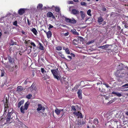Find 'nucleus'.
Here are the masks:
<instances>
[{
    "label": "nucleus",
    "instance_id": "obj_4",
    "mask_svg": "<svg viewBox=\"0 0 128 128\" xmlns=\"http://www.w3.org/2000/svg\"><path fill=\"white\" fill-rule=\"evenodd\" d=\"M65 21L67 23L74 24L76 23V20L74 18L70 19L67 17H65Z\"/></svg>",
    "mask_w": 128,
    "mask_h": 128
},
{
    "label": "nucleus",
    "instance_id": "obj_6",
    "mask_svg": "<svg viewBox=\"0 0 128 128\" xmlns=\"http://www.w3.org/2000/svg\"><path fill=\"white\" fill-rule=\"evenodd\" d=\"M110 112H108L104 115V117L106 118L107 120L111 119L112 117Z\"/></svg>",
    "mask_w": 128,
    "mask_h": 128
},
{
    "label": "nucleus",
    "instance_id": "obj_52",
    "mask_svg": "<svg viewBox=\"0 0 128 128\" xmlns=\"http://www.w3.org/2000/svg\"><path fill=\"white\" fill-rule=\"evenodd\" d=\"M4 74V71H2V73H1V77H2L3 76Z\"/></svg>",
    "mask_w": 128,
    "mask_h": 128
},
{
    "label": "nucleus",
    "instance_id": "obj_17",
    "mask_svg": "<svg viewBox=\"0 0 128 128\" xmlns=\"http://www.w3.org/2000/svg\"><path fill=\"white\" fill-rule=\"evenodd\" d=\"M46 34L48 38H50L52 36V33L49 30L46 33Z\"/></svg>",
    "mask_w": 128,
    "mask_h": 128
},
{
    "label": "nucleus",
    "instance_id": "obj_23",
    "mask_svg": "<svg viewBox=\"0 0 128 128\" xmlns=\"http://www.w3.org/2000/svg\"><path fill=\"white\" fill-rule=\"evenodd\" d=\"M29 103L28 102H27L25 103L24 106L25 107L24 108H26V110H27L28 109L29 106Z\"/></svg>",
    "mask_w": 128,
    "mask_h": 128
},
{
    "label": "nucleus",
    "instance_id": "obj_58",
    "mask_svg": "<svg viewBox=\"0 0 128 128\" xmlns=\"http://www.w3.org/2000/svg\"><path fill=\"white\" fill-rule=\"evenodd\" d=\"M104 96L106 100H107L108 99V97L106 96L105 95H103Z\"/></svg>",
    "mask_w": 128,
    "mask_h": 128
},
{
    "label": "nucleus",
    "instance_id": "obj_54",
    "mask_svg": "<svg viewBox=\"0 0 128 128\" xmlns=\"http://www.w3.org/2000/svg\"><path fill=\"white\" fill-rule=\"evenodd\" d=\"M94 42V40H92L90 41H89L88 42V43L89 44H92V43H93Z\"/></svg>",
    "mask_w": 128,
    "mask_h": 128
},
{
    "label": "nucleus",
    "instance_id": "obj_43",
    "mask_svg": "<svg viewBox=\"0 0 128 128\" xmlns=\"http://www.w3.org/2000/svg\"><path fill=\"white\" fill-rule=\"evenodd\" d=\"M18 66H16L15 67H13L11 69H10V71L12 72L14 70V68H16V67H18Z\"/></svg>",
    "mask_w": 128,
    "mask_h": 128
},
{
    "label": "nucleus",
    "instance_id": "obj_64",
    "mask_svg": "<svg viewBox=\"0 0 128 128\" xmlns=\"http://www.w3.org/2000/svg\"><path fill=\"white\" fill-rule=\"evenodd\" d=\"M70 54L71 56H72L73 57H74L75 56V55H74V54H73L71 53Z\"/></svg>",
    "mask_w": 128,
    "mask_h": 128
},
{
    "label": "nucleus",
    "instance_id": "obj_28",
    "mask_svg": "<svg viewBox=\"0 0 128 128\" xmlns=\"http://www.w3.org/2000/svg\"><path fill=\"white\" fill-rule=\"evenodd\" d=\"M93 123L95 125H97L98 123V119L97 118H95L93 120Z\"/></svg>",
    "mask_w": 128,
    "mask_h": 128
},
{
    "label": "nucleus",
    "instance_id": "obj_35",
    "mask_svg": "<svg viewBox=\"0 0 128 128\" xmlns=\"http://www.w3.org/2000/svg\"><path fill=\"white\" fill-rule=\"evenodd\" d=\"M122 87L124 88H128V83L126 84H125L123 85Z\"/></svg>",
    "mask_w": 128,
    "mask_h": 128
},
{
    "label": "nucleus",
    "instance_id": "obj_57",
    "mask_svg": "<svg viewBox=\"0 0 128 128\" xmlns=\"http://www.w3.org/2000/svg\"><path fill=\"white\" fill-rule=\"evenodd\" d=\"M124 27L125 28H128V26L127 25V24H125Z\"/></svg>",
    "mask_w": 128,
    "mask_h": 128
},
{
    "label": "nucleus",
    "instance_id": "obj_41",
    "mask_svg": "<svg viewBox=\"0 0 128 128\" xmlns=\"http://www.w3.org/2000/svg\"><path fill=\"white\" fill-rule=\"evenodd\" d=\"M65 52L67 54H70V51L68 48H67L65 50Z\"/></svg>",
    "mask_w": 128,
    "mask_h": 128
},
{
    "label": "nucleus",
    "instance_id": "obj_59",
    "mask_svg": "<svg viewBox=\"0 0 128 128\" xmlns=\"http://www.w3.org/2000/svg\"><path fill=\"white\" fill-rule=\"evenodd\" d=\"M67 57L70 59V60L72 59V56H71L68 55L67 56Z\"/></svg>",
    "mask_w": 128,
    "mask_h": 128
},
{
    "label": "nucleus",
    "instance_id": "obj_48",
    "mask_svg": "<svg viewBox=\"0 0 128 128\" xmlns=\"http://www.w3.org/2000/svg\"><path fill=\"white\" fill-rule=\"evenodd\" d=\"M68 4H73L74 2L73 1H69L68 2Z\"/></svg>",
    "mask_w": 128,
    "mask_h": 128
},
{
    "label": "nucleus",
    "instance_id": "obj_45",
    "mask_svg": "<svg viewBox=\"0 0 128 128\" xmlns=\"http://www.w3.org/2000/svg\"><path fill=\"white\" fill-rule=\"evenodd\" d=\"M103 84L105 85L106 86L107 88L110 87V86L108 84L104 83Z\"/></svg>",
    "mask_w": 128,
    "mask_h": 128
},
{
    "label": "nucleus",
    "instance_id": "obj_40",
    "mask_svg": "<svg viewBox=\"0 0 128 128\" xmlns=\"http://www.w3.org/2000/svg\"><path fill=\"white\" fill-rule=\"evenodd\" d=\"M49 77L47 75H46V76H45L44 77V80H46L48 79H49Z\"/></svg>",
    "mask_w": 128,
    "mask_h": 128
},
{
    "label": "nucleus",
    "instance_id": "obj_32",
    "mask_svg": "<svg viewBox=\"0 0 128 128\" xmlns=\"http://www.w3.org/2000/svg\"><path fill=\"white\" fill-rule=\"evenodd\" d=\"M5 118L2 117H0V124H1L3 121L5 120Z\"/></svg>",
    "mask_w": 128,
    "mask_h": 128
},
{
    "label": "nucleus",
    "instance_id": "obj_50",
    "mask_svg": "<svg viewBox=\"0 0 128 128\" xmlns=\"http://www.w3.org/2000/svg\"><path fill=\"white\" fill-rule=\"evenodd\" d=\"M60 56L62 58L64 59H66V60H68L66 59V58H65L64 57V54H61V55H60Z\"/></svg>",
    "mask_w": 128,
    "mask_h": 128
},
{
    "label": "nucleus",
    "instance_id": "obj_37",
    "mask_svg": "<svg viewBox=\"0 0 128 128\" xmlns=\"http://www.w3.org/2000/svg\"><path fill=\"white\" fill-rule=\"evenodd\" d=\"M91 10H88L87 12V14L89 16H91V14H90Z\"/></svg>",
    "mask_w": 128,
    "mask_h": 128
},
{
    "label": "nucleus",
    "instance_id": "obj_16",
    "mask_svg": "<svg viewBox=\"0 0 128 128\" xmlns=\"http://www.w3.org/2000/svg\"><path fill=\"white\" fill-rule=\"evenodd\" d=\"M8 60L9 62L11 64H12L14 59L12 58L11 56H8Z\"/></svg>",
    "mask_w": 128,
    "mask_h": 128
},
{
    "label": "nucleus",
    "instance_id": "obj_10",
    "mask_svg": "<svg viewBox=\"0 0 128 128\" xmlns=\"http://www.w3.org/2000/svg\"><path fill=\"white\" fill-rule=\"evenodd\" d=\"M35 84L33 83L31 86L29 88V89L31 92L34 90H36V89L35 86Z\"/></svg>",
    "mask_w": 128,
    "mask_h": 128
},
{
    "label": "nucleus",
    "instance_id": "obj_31",
    "mask_svg": "<svg viewBox=\"0 0 128 128\" xmlns=\"http://www.w3.org/2000/svg\"><path fill=\"white\" fill-rule=\"evenodd\" d=\"M41 72L43 74H45L46 72V71L44 70V68H41Z\"/></svg>",
    "mask_w": 128,
    "mask_h": 128
},
{
    "label": "nucleus",
    "instance_id": "obj_18",
    "mask_svg": "<svg viewBox=\"0 0 128 128\" xmlns=\"http://www.w3.org/2000/svg\"><path fill=\"white\" fill-rule=\"evenodd\" d=\"M71 32L74 34L79 35V34L78 32H77L75 29L71 30Z\"/></svg>",
    "mask_w": 128,
    "mask_h": 128
},
{
    "label": "nucleus",
    "instance_id": "obj_60",
    "mask_svg": "<svg viewBox=\"0 0 128 128\" xmlns=\"http://www.w3.org/2000/svg\"><path fill=\"white\" fill-rule=\"evenodd\" d=\"M28 81L27 79L26 80L24 81V84H26L27 83Z\"/></svg>",
    "mask_w": 128,
    "mask_h": 128
},
{
    "label": "nucleus",
    "instance_id": "obj_11",
    "mask_svg": "<svg viewBox=\"0 0 128 128\" xmlns=\"http://www.w3.org/2000/svg\"><path fill=\"white\" fill-rule=\"evenodd\" d=\"M71 13L74 15L79 14V12L76 9H73L72 10Z\"/></svg>",
    "mask_w": 128,
    "mask_h": 128
},
{
    "label": "nucleus",
    "instance_id": "obj_26",
    "mask_svg": "<svg viewBox=\"0 0 128 128\" xmlns=\"http://www.w3.org/2000/svg\"><path fill=\"white\" fill-rule=\"evenodd\" d=\"M31 31L35 35H37L38 32L36 29L35 28H33L32 29Z\"/></svg>",
    "mask_w": 128,
    "mask_h": 128
},
{
    "label": "nucleus",
    "instance_id": "obj_61",
    "mask_svg": "<svg viewBox=\"0 0 128 128\" xmlns=\"http://www.w3.org/2000/svg\"><path fill=\"white\" fill-rule=\"evenodd\" d=\"M27 22L28 25L29 26L30 25V22L29 20L28 19L27 20Z\"/></svg>",
    "mask_w": 128,
    "mask_h": 128
},
{
    "label": "nucleus",
    "instance_id": "obj_46",
    "mask_svg": "<svg viewBox=\"0 0 128 128\" xmlns=\"http://www.w3.org/2000/svg\"><path fill=\"white\" fill-rule=\"evenodd\" d=\"M49 26L48 28V29L49 30H50V29L51 28H52L53 27V26L52 25L50 24H49Z\"/></svg>",
    "mask_w": 128,
    "mask_h": 128
},
{
    "label": "nucleus",
    "instance_id": "obj_5",
    "mask_svg": "<svg viewBox=\"0 0 128 128\" xmlns=\"http://www.w3.org/2000/svg\"><path fill=\"white\" fill-rule=\"evenodd\" d=\"M75 123L76 125L78 126V127H81L85 123L84 121H77Z\"/></svg>",
    "mask_w": 128,
    "mask_h": 128
},
{
    "label": "nucleus",
    "instance_id": "obj_63",
    "mask_svg": "<svg viewBox=\"0 0 128 128\" xmlns=\"http://www.w3.org/2000/svg\"><path fill=\"white\" fill-rule=\"evenodd\" d=\"M11 14V13H10V12H8V14H7L6 15V17H7L8 16H10Z\"/></svg>",
    "mask_w": 128,
    "mask_h": 128
},
{
    "label": "nucleus",
    "instance_id": "obj_53",
    "mask_svg": "<svg viewBox=\"0 0 128 128\" xmlns=\"http://www.w3.org/2000/svg\"><path fill=\"white\" fill-rule=\"evenodd\" d=\"M31 45L33 46L34 47L36 46L34 42H31L30 43Z\"/></svg>",
    "mask_w": 128,
    "mask_h": 128
},
{
    "label": "nucleus",
    "instance_id": "obj_7",
    "mask_svg": "<svg viewBox=\"0 0 128 128\" xmlns=\"http://www.w3.org/2000/svg\"><path fill=\"white\" fill-rule=\"evenodd\" d=\"M25 89V88H24L22 86H19L17 87L16 91L17 92H20L23 90H24Z\"/></svg>",
    "mask_w": 128,
    "mask_h": 128
},
{
    "label": "nucleus",
    "instance_id": "obj_34",
    "mask_svg": "<svg viewBox=\"0 0 128 128\" xmlns=\"http://www.w3.org/2000/svg\"><path fill=\"white\" fill-rule=\"evenodd\" d=\"M60 10V8L58 7H55V10L57 12H58Z\"/></svg>",
    "mask_w": 128,
    "mask_h": 128
},
{
    "label": "nucleus",
    "instance_id": "obj_19",
    "mask_svg": "<svg viewBox=\"0 0 128 128\" xmlns=\"http://www.w3.org/2000/svg\"><path fill=\"white\" fill-rule=\"evenodd\" d=\"M24 100H22L19 102L18 104V107L19 108L24 103Z\"/></svg>",
    "mask_w": 128,
    "mask_h": 128
},
{
    "label": "nucleus",
    "instance_id": "obj_38",
    "mask_svg": "<svg viewBox=\"0 0 128 128\" xmlns=\"http://www.w3.org/2000/svg\"><path fill=\"white\" fill-rule=\"evenodd\" d=\"M113 122L114 123V125L115 126H116V125H117L118 126V125L117 124V123L118 122V121L116 120H113Z\"/></svg>",
    "mask_w": 128,
    "mask_h": 128
},
{
    "label": "nucleus",
    "instance_id": "obj_3",
    "mask_svg": "<svg viewBox=\"0 0 128 128\" xmlns=\"http://www.w3.org/2000/svg\"><path fill=\"white\" fill-rule=\"evenodd\" d=\"M51 72L55 78L57 79L58 80H60V78L58 76V73L56 70H51Z\"/></svg>",
    "mask_w": 128,
    "mask_h": 128
},
{
    "label": "nucleus",
    "instance_id": "obj_62",
    "mask_svg": "<svg viewBox=\"0 0 128 128\" xmlns=\"http://www.w3.org/2000/svg\"><path fill=\"white\" fill-rule=\"evenodd\" d=\"M102 10L103 11H105L106 10V8H105L102 7Z\"/></svg>",
    "mask_w": 128,
    "mask_h": 128
},
{
    "label": "nucleus",
    "instance_id": "obj_1",
    "mask_svg": "<svg viewBox=\"0 0 128 128\" xmlns=\"http://www.w3.org/2000/svg\"><path fill=\"white\" fill-rule=\"evenodd\" d=\"M4 112L3 116H4L8 112V113L6 116V119L7 122H8L10 121L11 119H14L15 116H16L15 113L13 110L12 108H10L9 109L8 104H4Z\"/></svg>",
    "mask_w": 128,
    "mask_h": 128
},
{
    "label": "nucleus",
    "instance_id": "obj_21",
    "mask_svg": "<svg viewBox=\"0 0 128 128\" xmlns=\"http://www.w3.org/2000/svg\"><path fill=\"white\" fill-rule=\"evenodd\" d=\"M81 17L82 18V20H84V18L85 17V14L82 11H80V12Z\"/></svg>",
    "mask_w": 128,
    "mask_h": 128
},
{
    "label": "nucleus",
    "instance_id": "obj_47",
    "mask_svg": "<svg viewBox=\"0 0 128 128\" xmlns=\"http://www.w3.org/2000/svg\"><path fill=\"white\" fill-rule=\"evenodd\" d=\"M17 21L16 20L14 22H13V25L16 26H17Z\"/></svg>",
    "mask_w": 128,
    "mask_h": 128
},
{
    "label": "nucleus",
    "instance_id": "obj_36",
    "mask_svg": "<svg viewBox=\"0 0 128 128\" xmlns=\"http://www.w3.org/2000/svg\"><path fill=\"white\" fill-rule=\"evenodd\" d=\"M4 64L5 67L6 68H9L10 67V65L8 64L5 63Z\"/></svg>",
    "mask_w": 128,
    "mask_h": 128
},
{
    "label": "nucleus",
    "instance_id": "obj_44",
    "mask_svg": "<svg viewBox=\"0 0 128 128\" xmlns=\"http://www.w3.org/2000/svg\"><path fill=\"white\" fill-rule=\"evenodd\" d=\"M72 109L74 111H76V109L75 108V107L74 106H72Z\"/></svg>",
    "mask_w": 128,
    "mask_h": 128
},
{
    "label": "nucleus",
    "instance_id": "obj_51",
    "mask_svg": "<svg viewBox=\"0 0 128 128\" xmlns=\"http://www.w3.org/2000/svg\"><path fill=\"white\" fill-rule=\"evenodd\" d=\"M79 39L80 40V41H83L84 40L83 38L81 36H78V37Z\"/></svg>",
    "mask_w": 128,
    "mask_h": 128
},
{
    "label": "nucleus",
    "instance_id": "obj_29",
    "mask_svg": "<svg viewBox=\"0 0 128 128\" xmlns=\"http://www.w3.org/2000/svg\"><path fill=\"white\" fill-rule=\"evenodd\" d=\"M39 44L40 45L39 48L40 49L42 50H44V48L43 46H42V44L39 42Z\"/></svg>",
    "mask_w": 128,
    "mask_h": 128
},
{
    "label": "nucleus",
    "instance_id": "obj_55",
    "mask_svg": "<svg viewBox=\"0 0 128 128\" xmlns=\"http://www.w3.org/2000/svg\"><path fill=\"white\" fill-rule=\"evenodd\" d=\"M105 90L104 89H102L101 91V92H103L104 93H105Z\"/></svg>",
    "mask_w": 128,
    "mask_h": 128
},
{
    "label": "nucleus",
    "instance_id": "obj_14",
    "mask_svg": "<svg viewBox=\"0 0 128 128\" xmlns=\"http://www.w3.org/2000/svg\"><path fill=\"white\" fill-rule=\"evenodd\" d=\"M64 109L59 110L57 108H56L55 110V112L57 115H59L60 113L62 111H63Z\"/></svg>",
    "mask_w": 128,
    "mask_h": 128
},
{
    "label": "nucleus",
    "instance_id": "obj_13",
    "mask_svg": "<svg viewBox=\"0 0 128 128\" xmlns=\"http://www.w3.org/2000/svg\"><path fill=\"white\" fill-rule=\"evenodd\" d=\"M111 45L106 44L105 45L100 46L99 47H98V48H101L103 49H105L108 48L109 46H111Z\"/></svg>",
    "mask_w": 128,
    "mask_h": 128
},
{
    "label": "nucleus",
    "instance_id": "obj_15",
    "mask_svg": "<svg viewBox=\"0 0 128 128\" xmlns=\"http://www.w3.org/2000/svg\"><path fill=\"white\" fill-rule=\"evenodd\" d=\"M25 12V10L24 8H20L18 10V13L20 15L22 14Z\"/></svg>",
    "mask_w": 128,
    "mask_h": 128
},
{
    "label": "nucleus",
    "instance_id": "obj_25",
    "mask_svg": "<svg viewBox=\"0 0 128 128\" xmlns=\"http://www.w3.org/2000/svg\"><path fill=\"white\" fill-rule=\"evenodd\" d=\"M52 15H53V14L50 12H48L46 14L47 17H51L52 16Z\"/></svg>",
    "mask_w": 128,
    "mask_h": 128
},
{
    "label": "nucleus",
    "instance_id": "obj_12",
    "mask_svg": "<svg viewBox=\"0 0 128 128\" xmlns=\"http://www.w3.org/2000/svg\"><path fill=\"white\" fill-rule=\"evenodd\" d=\"M77 94H78V97L80 99H82V90L81 89H79L78 91L77 92Z\"/></svg>",
    "mask_w": 128,
    "mask_h": 128
},
{
    "label": "nucleus",
    "instance_id": "obj_2",
    "mask_svg": "<svg viewBox=\"0 0 128 128\" xmlns=\"http://www.w3.org/2000/svg\"><path fill=\"white\" fill-rule=\"evenodd\" d=\"M117 69V73L123 75L121 76L118 75V76L119 77L122 78V76H124V75L126 73L125 70H128V67L125 66L122 64L120 63L118 66Z\"/></svg>",
    "mask_w": 128,
    "mask_h": 128
},
{
    "label": "nucleus",
    "instance_id": "obj_8",
    "mask_svg": "<svg viewBox=\"0 0 128 128\" xmlns=\"http://www.w3.org/2000/svg\"><path fill=\"white\" fill-rule=\"evenodd\" d=\"M73 113L77 116H78V117L81 118H83L82 114L80 112H74Z\"/></svg>",
    "mask_w": 128,
    "mask_h": 128
},
{
    "label": "nucleus",
    "instance_id": "obj_27",
    "mask_svg": "<svg viewBox=\"0 0 128 128\" xmlns=\"http://www.w3.org/2000/svg\"><path fill=\"white\" fill-rule=\"evenodd\" d=\"M42 5L41 4H39L37 6V8L38 10H42Z\"/></svg>",
    "mask_w": 128,
    "mask_h": 128
},
{
    "label": "nucleus",
    "instance_id": "obj_22",
    "mask_svg": "<svg viewBox=\"0 0 128 128\" xmlns=\"http://www.w3.org/2000/svg\"><path fill=\"white\" fill-rule=\"evenodd\" d=\"M25 107L23 106H22L20 108V111L23 114H24L25 112L24 110H26V108H24Z\"/></svg>",
    "mask_w": 128,
    "mask_h": 128
},
{
    "label": "nucleus",
    "instance_id": "obj_20",
    "mask_svg": "<svg viewBox=\"0 0 128 128\" xmlns=\"http://www.w3.org/2000/svg\"><path fill=\"white\" fill-rule=\"evenodd\" d=\"M112 94H115L118 96L120 97L122 96V94L119 92H112Z\"/></svg>",
    "mask_w": 128,
    "mask_h": 128
},
{
    "label": "nucleus",
    "instance_id": "obj_56",
    "mask_svg": "<svg viewBox=\"0 0 128 128\" xmlns=\"http://www.w3.org/2000/svg\"><path fill=\"white\" fill-rule=\"evenodd\" d=\"M69 32H68L66 33H65V34H64V36H68V35L69 34Z\"/></svg>",
    "mask_w": 128,
    "mask_h": 128
},
{
    "label": "nucleus",
    "instance_id": "obj_9",
    "mask_svg": "<svg viewBox=\"0 0 128 128\" xmlns=\"http://www.w3.org/2000/svg\"><path fill=\"white\" fill-rule=\"evenodd\" d=\"M38 107L37 109V110L38 111H39L40 110H42L44 111L45 110V108L44 107H43L41 104H38Z\"/></svg>",
    "mask_w": 128,
    "mask_h": 128
},
{
    "label": "nucleus",
    "instance_id": "obj_30",
    "mask_svg": "<svg viewBox=\"0 0 128 128\" xmlns=\"http://www.w3.org/2000/svg\"><path fill=\"white\" fill-rule=\"evenodd\" d=\"M32 97V95L30 94H29L28 95L26 96V98L28 99H30Z\"/></svg>",
    "mask_w": 128,
    "mask_h": 128
},
{
    "label": "nucleus",
    "instance_id": "obj_42",
    "mask_svg": "<svg viewBox=\"0 0 128 128\" xmlns=\"http://www.w3.org/2000/svg\"><path fill=\"white\" fill-rule=\"evenodd\" d=\"M81 5L82 6H86V3L84 2H81L80 3Z\"/></svg>",
    "mask_w": 128,
    "mask_h": 128
},
{
    "label": "nucleus",
    "instance_id": "obj_24",
    "mask_svg": "<svg viewBox=\"0 0 128 128\" xmlns=\"http://www.w3.org/2000/svg\"><path fill=\"white\" fill-rule=\"evenodd\" d=\"M103 20L104 19L102 16H100L98 18V22L99 23L101 24V23Z\"/></svg>",
    "mask_w": 128,
    "mask_h": 128
},
{
    "label": "nucleus",
    "instance_id": "obj_39",
    "mask_svg": "<svg viewBox=\"0 0 128 128\" xmlns=\"http://www.w3.org/2000/svg\"><path fill=\"white\" fill-rule=\"evenodd\" d=\"M56 49L58 50H62V48L60 46H58L56 47Z\"/></svg>",
    "mask_w": 128,
    "mask_h": 128
},
{
    "label": "nucleus",
    "instance_id": "obj_33",
    "mask_svg": "<svg viewBox=\"0 0 128 128\" xmlns=\"http://www.w3.org/2000/svg\"><path fill=\"white\" fill-rule=\"evenodd\" d=\"M16 44L17 43L16 42H14L12 41H11L10 44V45L12 46H13L14 45H16Z\"/></svg>",
    "mask_w": 128,
    "mask_h": 128
},
{
    "label": "nucleus",
    "instance_id": "obj_49",
    "mask_svg": "<svg viewBox=\"0 0 128 128\" xmlns=\"http://www.w3.org/2000/svg\"><path fill=\"white\" fill-rule=\"evenodd\" d=\"M114 99H113L112 100H111L110 101L108 102V103L109 104H110L113 102H114Z\"/></svg>",
    "mask_w": 128,
    "mask_h": 128
}]
</instances>
